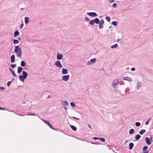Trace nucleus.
<instances>
[{
	"label": "nucleus",
	"mask_w": 153,
	"mask_h": 153,
	"mask_svg": "<svg viewBox=\"0 0 153 153\" xmlns=\"http://www.w3.org/2000/svg\"><path fill=\"white\" fill-rule=\"evenodd\" d=\"M14 51L16 53L17 57H20L22 54V49L19 46H16L15 47Z\"/></svg>",
	"instance_id": "obj_1"
},
{
	"label": "nucleus",
	"mask_w": 153,
	"mask_h": 153,
	"mask_svg": "<svg viewBox=\"0 0 153 153\" xmlns=\"http://www.w3.org/2000/svg\"><path fill=\"white\" fill-rule=\"evenodd\" d=\"M55 66L59 68H62L63 67V66L61 65V63L60 61H56L55 63Z\"/></svg>",
	"instance_id": "obj_2"
},
{
	"label": "nucleus",
	"mask_w": 153,
	"mask_h": 153,
	"mask_svg": "<svg viewBox=\"0 0 153 153\" xmlns=\"http://www.w3.org/2000/svg\"><path fill=\"white\" fill-rule=\"evenodd\" d=\"M87 14L91 17H96L97 16V14L95 12L87 13Z\"/></svg>",
	"instance_id": "obj_3"
},
{
	"label": "nucleus",
	"mask_w": 153,
	"mask_h": 153,
	"mask_svg": "<svg viewBox=\"0 0 153 153\" xmlns=\"http://www.w3.org/2000/svg\"><path fill=\"white\" fill-rule=\"evenodd\" d=\"M69 78V75H64L62 77V80L64 81H67Z\"/></svg>",
	"instance_id": "obj_4"
},
{
	"label": "nucleus",
	"mask_w": 153,
	"mask_h": 153,
	"mask_svg": "<svg viewBox=\"0 0 153 153\" xmlns=\"http://www.w3.org/2000/svg\"><path fill=\"white\" fill-rule=\"evenodd\" d=\"M63 57L62 54L58 53L56 55V59L58 60H60L62 59Z\"/></svg>",
	"instance_id": "obj_5"
},
{
	"label": "nucleus",
	"mask_w": 153,
	"mask_h": 153,
	"mask_svg": "<svg viewBox=\"0 0 153 153\" xmlns=\"http://www.w3.org/2000/svg\"><path fill=\"white\" fill-rule=\"evenodd\" d=\"M118 83V80H114L113 82H112V86L114 88H115L116 87V86L117 85Z\"/></svg>",
	"instance_id": "obj_6"
},
{
	"label": "nucleus",
	"mask_w": 153,
	"mask_h": 153,
	"mask_svg": "<svg viewBox=\"0 0 153 153\" xmlns=\"http://www.w3.org/2000/svg\"><path fill=\"white\" fill-rule=\"evenodd\" d=\"M62 73L63 74H67L68 73V70L66 69L63 68L62 69Z\"/></svg>",
	"instance_id": "obj_7"
},
{
	"label": "nucleus",
	"mask_w": 153,
	"mask_h": 153,
	"mask_svg": "<svg viewBox=\"0 0 153 153\" xmlns=\"http://www.w3.org/2000/svg\"><path fill=\"white\" fill-rule=\"evenodd\" d=\"M28 75L27 73L24 71H22V76L26 79Z\"/></svg>",
	"instance_id": "obj_8"
},
{
	"label": "nucleus",
	"mask_w": 153,
	"mask_h": 153,
	"mask_svg": "<svg viewBox=\"0 0 153 153\" xmlns=\"http://www.w3.org/2000/svg\"><path fill=\"white\" fill-rule=\"evenodd\" d=\"M15 56L14 55H11L10 57L11 62L12 63H13L15 61Z\"/></svg>",
	"instance_id": "obj_9"
},
{
	"label": "nucleus",
	"mask_w": 153,
	"mask_h": 153,
	"mask_svg": "<svg viewBox=\"0 0 153 153\" xmlns=\"http://www.w3.org/2000/svg\"><path fill=\"white\" fill-rule=\"evenodd\" d=\"M145 140L146 143L147 144L149 145L151 144V143L150 141L149 138L148 137H146L145 138Z\"/></svg>",
	"instance_id": "obj_10"
},
{
	"label": "nucleus",
	"mask_w": 153,
	"mask_h": 153,
	"mask_svg": "<svg viewBox=\"0 0 153 153\" xmlns=\"http://www.w3.org/2000/svg\"><path fill=\"white\" fill-rule=\"evenodd\" d=\"M61 104L64 106L67 105L68 104V102L61 100Z\"/></svg>",
	"instance_id": "obj_11"
},
{
	"label": "nucleus",
	"mask_w": 153,
	"mask_h": 153,
	"mask_svg": "<svg viewBox=\"0 0 153 153\" xmlns=\"http://www.w3.org/2000/svg\"><path fill=\"white\" fill-rule=\"evenodd\" d=\"M9 71L11 73L12 75L14 77H16V74H15L14 71L13 70H12L11 68H9Z\"/></svg>",
	"instance_id": "obj_12"
},
{
	"label": "nucleus",
	"mask_w": 153,
	"mask_h": 153,
	"mask_svg": "<svg viewBox=\"0 0 153 153\" xmlns=\"http://www.w3.org/2000/svg\"><path fill=\"white\" fill-rule=\"evenodd\" d=\"M19 80L22 82H24V79H25V78L22 75H20L19 77Z\"/></svg>",
	"instance_id": "obj_13"
},
{
	"label": "nucleus",
	"mask_w": 153,
	"mask_h": 153,
	"mask_svg": "<svg viewBox=\"0 0 153 153\" xmlns=\"http://www.w3.org/2000/svg\"><path fill=\"white\" fill-rule=\"evenodd\" d=\"M30 18L28 17H26L25 18V24H27L29 21Z\"/></svg>",
	"instance_id": "obj_14"
},
{
	"label": "nucleus",
	"mask_w": 153,
	"mask_h": 153,
	"mask_svg": "<svg viewBox=\"0 0 153 153\" xmlns=\"http://www.w3.org/2000/svg\"><path fill=\"white\" fill-rule=\"evenodd\" d=\"M23 68L22 67L19 66L18 67V70H17V73L18 74H20L21 71H22V70H23Z\"/></svg>",
	"instance_id": "obj_15"
},
{
	"label": "nucleus",
	"mask_w": 153,
	"mask_h": 153,
	"mask_svg": "<svg viewBox=\"0 0 153 153\" xmlns=\"http://www.w3.org/2000/svg\"><path fill=\"white\" fill-rule=\"evenodd\" d=\"M94 23L98 24L100 23V20L98 18H96L94 19Z\"/></svg>",
	"instance_id": "obj_16"
},
{
	"label": "nucleus",
	"mask_w": 153,
	"mask_h": 153,
	"mask_svg": "<svg viewBox=\"0 0 153 153\" xmlns=\"http://www.w3.org/2000/svg\"><path fill=\"white\" fill-rule=\"evenodd\" d=\"M19 32L18 30H16L14 33V36L16 37L19 35Z\"/></svg>",
	"instance_id": "obj_17"
},
{
	"label": "nucleus",
	"mask_w": 153,
	"mask_h": 153,
	"mask_svg": "<svg viewBox=\"0 0 153 153\" xmlns=\"http://www.w3.org/2000/svg\"><path fill=\"white\" fill-rule=\"evenodd\" d=\"M133 146L134 144L132 143H130L129 145V149L130 150L132 149Z\"/></svg>",
	"instance_id": "obj_18"
},
{
	"label": "nucleus",
	"mask_w": 153,
	"mask_h": 153,
	"mask_svg": "<svg viewBox=\"0 0 153 153\" xmlns=\"http://www.w3.org/2000/svg\"><path fill=\"white\" fill-rule=\"evenodd\" d=\"M123 79L128 81H130L132 80V79L130 78L127 76L124 77L123 78Z\"/></svg>",
	"instance_id": "obj_19"
},
{
	"label": "nucleus",
	"mask_w": 153,
	"mask_h": 153,
	"mask_svg": "<svg viewBox=\"0 0 153 153\" xmlns=\"http://www.w3.org/2000/svg\"><path fill=\"white\" fill-rule=\"evenodd\" d=\"M70 126L71 128V129L73 130L74 131H76V130L77 128L76 127L74 126L71 125H70Z\"/></svg>",
	"instance_id": "obj_20"
},
{
	"label": "nucleus",
	"mask_w": 153,
	"mask_h": 153,
	"mask_svg": "<svg viewBox=\"0 0 153 153\" xmlns=\"http://www.w3.org/2000/svg\"><path fill=\"white\" fill-rule=\"evenodd\" d=\"M141 136L137 134L135 136V139H136V140H138L140 138Z\"/></svg>",
	"instance_id": "obj_21"
},
{
	"label": "nucleus",
	"mask_w": 153,
	"mask_h": 153,
	"mask_svg": "<svg viewBox=\"0 0 153 153\" xmlns=\"http://www.w3.org/2000/svg\"><path fill=\"white\" fill-rule=\"evenodd\" d=\"M26 63L24 61L22 60L21 61L20 65L22 67H23L25 66L26 65Z\"/></svg>",
	"instance_id": "obj_22"
},
{
	"label": "nucleus",
	"mask_w": 153,
	"mask_h": 153,
	"mask_svg": "<svg viewBox=\"0 0 153 153\" xmlns=\"http://www.w3.org/2000/svg\"><path fill=\"white\" fill-rule=\"evenodd\" d=\"M134 132V130L133 128L130 129L129 131V133L130 134H132Z\"/></svg>",
	"instance_id": "obj_23"
},
{
	"label": "nucleus",
	"mask_w": 153,
	"mask_h": 153,
	"mask_svg": "<svg viewBox=\"0 0 153 153\" xmlns=\"http://www.w3.org/2000/svg\"><path fill=\"white\" fill-rule=\"evenodd\" d=\"M141 83L140 82H138L137 83V90H138L141 87Z\"/></svg>",
	"instance_id": "obj_24"
},
{
	"label": "nucleus",
	"mask_w": 153,
	"mask_h": 153,
	"mask_svg": "<svg viewBox=\"0 0 153 153\" xmlns=\"http://www.w3.org/2000/svg\"><path fill=\"white\" fill-rule=\"evenodd\" d=\"M145 132L146 130L145 129H142L139 131V133L140 134L142 135L143 133H144Z\"/></svg>",
	"instance_id": "obj_25"
},
{
	"label": "nucleus",
	"mask_w": 153,
	"mask_h": 153,
	"mask_svg": "<svg viewBox=\"0 0 153 153\" xmlns=\"http://www.w3.org/2000/svg\"><path fill=\"white\" fill-rule=\"evenodd\" d=\"M118 47V45L117 44H115L111 46V48H116Z\"/></svg>",
	"instance_id": "obj_26"
},
{
	"label": "nucleus",
	"mask_w": 153,
	"mask_h": 153,
	"mask_svg": "<svg viewBox=\"0 0 153 153\" xmlns=\"http://www.w3.org/2000/svg\"><path fill=\"white\" fill-rule=\"evenodd\" d=\"M42 120L44 123L47 124L48 126L50 124V123L48 121L45 120L43 119H42Z\"/></svg>",
	"instance_id": "obj_27"
},
{
	"label": "nucleus",
	"mask_w": 153,
	"mask_h": 153,
	"mask_svg": "<svg viewBox=\"0 0 153 153\" xmlns=\"http://www.w3.org/2000/svg\"><path fill=\"white\" fill-rule=\"evenodd\" d=\"M19 43V41L17 39H14L13 40V44H18Z\"/></svg>",
	"instance_id": "obj_28"
},
{
	"label": "nucleus",
	"mask_w": 153,
	"mask_h": 153,
	"mask_svg": "<svg viewBox=\"0 0 153 153\" xmlns=\"http://www.w3.org/2000/svg\"><path fill=\"white\" fill-rule=\"evenodd\" d=\"M89 24L91 25H94V19L91 20L89 22Z\"/></svg>",
	"instance_id": "obj_29"
},
{
	"label": "nucleus",
	"mask_w": 153,
	"mask_h": 153,
	"mask_svg": "<svg viewBox=\"0 0 153 153\" xmlns=\"http://www.w3.org/2000/svg\"><path fill=\"white\" fill-rule=\"evenodd\" d=\"M112 24L115 26H116L117 25V22L116 21H113L112 23Z\"/></svg>",
	"instance_id": "obj_30"
},
{
	"label": "nucleus",
	"mask_w": 153,
	"mask_h": 153,
	"mask_svg": "<svg viewBox=\"0 0 153 153\" xmlns=\"http://www.w3.org/2000/svg\"><path fill=\"white\" fill-rule=\"evenodd\" d=\"M99 140L102 142H105V139L103 137H99Z\"/></svg>",
	"instance_id": "obj_31"
},
{
	"label": "nucleus",
	"mask_w": 153,
	"mask_h": 153,
	"mask_svg": "<svg viewBox=\"0 0 153 153\" xmlns=\"http://www.w3.org/2000/svg\"><path fill=\"white\" fill-rule=\"evenodd\" d=\"M141 125L140 123L139 122H136L135 123V125L137 127H139Z\"/></svg>",
	"instance_id": "obj_32"
},
{
	"label": "nucleus",
	"mask_w": 153,
	"mask_h": 153,
	"mask_svg": "<svg viewBox=\"0 0 153 153\" xmlns=\"http://www.w3.org/2000/svg\"><path fill=\"white\" fill-rule=\"evenodd\" d=\"M148 147L147 146H144L143 148V151H147L146 150L147 149Z\"/></svg>",
	"instance_id": "obj_33"
},
{
	"label": "nucleus",
	"mask_w": 153,
	"mask_h": 153,
	"mask_svg": "<svg viewBox=\"0 0 153 153\" xmlns=\"http://www.w3.org/2000/svg\"><path fill=\"white\" fill-rule=\"evenodd\" d=\"M27 114L29 115H32V116H35L36 114L34 113H33L32 114L31 113V112H28L27 113Z\"/></svg>",
	"instance_id": "obj_34"
},
{
	"label": "nucleus",
	"mask_w": 153,
	"mask_h": 153,
	"mask_svg": "<svg viewBox=\"0 0 153 153\" xmlns=\"http://www.w3.org/2000/svg\"><path fill=\"white\" fill-rule=\"evenodd\" d=\"M70 105L72 107H74L75 106V103H74V102H71Z\"/></svg>",
	"instance_id": "obj_35"
},
{
	"label": "nucleus",
	"mask_w": 153,
	"mask_h": 153,
	"mask_svg": "<svg viewBox=\"0 0 153 153\" xmlns=\"http://www.w3.org/2000/svg\"><path fill=\"white\" fill-rule=\"evenodd\" d=\"M96 58H94V59H91L90 60V61L91 62H96Z\"/></svg>",
	"instance_id": "obj_36"
},
{
	"label": "nucleus",
	"mask_w": 153,
	"mask_h": 153,
	"mask_svg": "<svg viewBox=\"0 0 153 153\" xmlns=\"http://www.w3.org/2000/svg\"><path fill=\"white\" fill-rule=\"evenodd\" d=\"M99 28L100 29H102V28H103V25L101 24L100 23H99Z\"/></svg>",
	"instance_id": "obj_37"
},
{
	"label": "nucleus",
	"mask_w": 153,
	"mask_h": 153,
	"mask_svg": "<svg viewBox=\"0 0 153 153\" xmlns=\"http://www.w3.org/2000/svg\"><path fill=\"white\" fill-rule=\"evenodd\" d=\"M16 66V64H11V66L12 67V68H15Z\"/></svg>",
	"instance_id": "obj_38"
},
{
	"label": "nucleus",
	"mask_w": 153,
	"mask_h": 153,
	"mask_svg": "<svg viewBox=\"0 0 153 153\" xmlns=\"http://www.w3.org/2000/svg\"><path fill=\"white\" fill-rule=\"evenodd\" d=\"M11 83V82H10V81L8 82H7V86L8 87L9 86H10Z\"/></svg>",
	"instance_id": "obj_39"
},
{
	"label": "nucleus",
	"mask_w": 153,
	"mask_h": 153,
	"mask_svg": "<svg viewBox=\"0 0 153 153\" xmlns=\"http://www.w3.org/2000/svg\"><path fill=\"white\" fill-rule=\"evenodd\" d=\"M105 19L108 21H109L110 20V17L108 16L106 17H105Z\"/></svg>",
	"instance_id": "obj_40"
},
{
	"label": "nucleus",
	"mask_w": 153,
	"mask_h": 153,
	"mask_svg": "<svg viewBox=\"0 0 153 153\" xmlns=\"http://www.w3.org/2000/svg\"><path fill=\"white\" fill-rule=\"evenodd\" d=\"M101 24L103 25L104 23V21L103 19H102L101 21H100V23Z\"/></svg>",
	"instance_id": "obj_41"
},
{
	"label": "nucleus",
	"mask_w": 153,
	"mask_h": 153,
	"mask_svg": "<svg viewBox=\"0 0 153 153\" xmlns=\"http://www.w3.org/2000/svg\"><path fill=\"white\" fill-rule=\"evenodd\" d=\"M22 24L19 27V28L20 29H22V27H23V25H24V24H23L22 21Z\"/></svg>",
	"instance_id": "obj_42"
},
{
	"label": "nucleus",
	"mask_w": 153,
	"mask_h": 153,
	"mask_svg": "<svg viewBox=\"0 0 153 153\" xmlns=\"http://www.w3.org/2000/svg\"><path fill=\"white\" fill-rule=\"evenodd\" d=\"M117 4L116 3H114L113 4L112 6L114 7H117Z\"/></svg>",
	"instance_id": "obj_43"
},
{
	"label": "nucleus",
	"mask_w": 153,
	"mask_h": 153,
	"mask_svg": "<svg viewBox=\"0 0 153 153\" xmlns=\"http://www.w3.org/2000/svg\"><path fill=\"white\" fill-rule=\"evenodd\" d=\"M5 89V88L4 87L1 86L0 87V90H4Z\"/></svg>",
	"instance_id": "obj_44"
},
{
	"label": "nucleus",
	"mask_w": 153,
	"mask_h": 153,
	"mask_svg": "<svg viewBox=\"0 0 153 153\" xmlns=\"http://www.w3.org/2000/svg\"><path fill=\"white\" fill-rule=\"evenodd\" d=\"M85 20L87 22H88L89 21V19L88 18V17H86L85 18Z\"/></svg>",
	"instance_id": "obj_45"
},
{
	"label": "nucleus",
	"mask_w": 153,
	"mask_h": 153,
	"mask_svg": "<svg viewBox=\"0 0 153 153\" xmlns=\"http://www.w3.org/2000/svg\"><path fill=\"white\" fill-rule=\"evenodd\" d=\"M93 139H94V140H96L99 139V137H93Z\"/></svg>",
	"instance_id": "obj_46"
},
{
	"label": "nucleus",
	"mask_w": 153,
	"mask_h": 153,
	"mask_svg": "<svg viewBox=\"0 0 153 153\" xmlns=\"http://www.w3.org/2000/svg\"><path fill=\"white\" fill-rule=\"evenodd\" d=\"M48 126L51 129H53V130H54L55 129L53 127H52L50 125V124Z\"/></svg>",
	"instance_id": "obj_47"
},
{
	"label": "nucleus",
	"mask_w": 153,
	"mask_h": 153,
	"mask_svg": "<svg viewBox=\"0 0 153 153\" xmlns=\"http://www.w3.org/2000/svg\"><path fill=\"white\" fill-rule=\"evenodd\" d=\"M48 126L51 129H53V130H54L55 129L53 127H52L50 125V124Z\"/></svg>",
	"instance_id": "obj_48"
},
{
	"label": "nucleus",
	"mask_w": 153,
	"mask_h": 153,
	"mask_svg": "<svg viewBox=\"0 0 153 153\" xmlns=\"http://www.w3.org/2000/svg\"><path fill=\"white\" fill-rule=\"evenodd\" d=\"M135 69L133 67L131 68V70L132 71H134L135 70Z\"/></svg>",
	"instance_id": "obj_49"
},
{
	"label": "nucleus",
	"mask_w": 153,
	"mask_h": 153,
	"mask_svg": "<svg viewBox=\"0 0 153 153\" xmlns=\"http://www.w3.org/2000/svg\"><path fill=\"white\" fill-rule=\"evenodd\" d=\"M108 1L110 3H112V2H114V0H109Z\"/></svg>",
	"instance_id": "obj_50"
},
{
	"label": "nucleus",
	"mask_w": 153,
	"mask_h": 153,
	"mask_svg": "<svg viewBox=\"0 0 153 153\" xmlns=\"http://www.w3.org/2000/svg\"><path fill=\"white\" fill-rule=\"evenodd\" d=\"M149 139H150V142H152L153 141V140H152V137H150V138H149Z\"/></svg>",
	"instance_id": "obj_51"
},
{
	"label": "nucleus",
	"mask_w": 153,
	"mask_h": 153,
	"mask_svg": "<svg viewBox=\"0 0 153 153\" xmlns=\"http://www.w3.org/2000/svg\"><path fill=\"white\" fill-rule=\"evenodd\" d=\"M91 143L92 144H96V145H97V144H99L98 143H96L93 142H91Z\"/></svg>",
	"instance_id": "obj_52"
},
{
	"label": "nucleus",
	"mask_w": 153,
	"mask_h": 153,
	"mask_svg": "<svg viewBox=\"0 0 153 153\" xmlns=\"http://www.w3.org/2000/svg\"><path fill=\"white\" fill-rule=\"evenodd\" d=\"M63 108H64V110L65 111H67V110L68 109V108L67 107H65V106H63Z\"/></svg>",
	"instance_id": "obj_53"
},
{
	"label": "nucleus",
	"mask_w": 153,
	"mask_h": 153,
	"mask_svg": "<svg viewBox=\"0 0 153 153\" xmlns=\"http://www.w3.org/2000/svg\"><path fill=\"white\" fill-rule=\"evenodd\" d=\"M149 123V122H148L147 120L145 123V124L146 125H147Z\"/></svg>",
	"instance_id": "obj_54"
},
{
	"label": "nucleus",
	"mask_w": 153,
	"mask_h": 153,
	"mask_svg": "<svg viewBox=\"0 0 153 153\" xmlns=\"http://www.w3.org/2000/svg\"><path fill=\"white\" fill-rule=\"evenodd\" d=\"M0 110H6V109L5 108H3L0 107Z\"/></svg>",
	"instance_id": "obj_55"
},
{
	"label": "nucleus",
	"mask_w": 153,
	"mask_h": 153,
	"mask_svg": "<svg viewBox=\"0 0 153 153\" xmlns=\"http://www.w3.org/2000/svg\"><path fill=\"white\" fill-rule=\"evenodd\" d=\"M73 117V118H74V119H76V120H79V118H76V117Z\"/></svg>",
	"instance_id": "obj_56"
},
{
	"label": "nucleus",
	"mask_w": 153,
	"mask_h": 153,
	"mask_svg": "<svg viewBox=\"0 0 153 153\" xmlns=\"http://www.w3.org/2000/svg\"><path fill=\"white\" fill-rule=\"evenodd\" d=\"M88 126L91 129V130H92V129L91 127V126L89 124H88Z\"/></svg>",
	"instance_id": "obj_57"
},
{
	"label": "nucleus",
	"mask_w": 153,
	"mask_h": 153,
	"mask_svg": "<svg viewBox=\"0 0 153 153\" xmlns=\"http://www.w3.org/2000/svg\"><path fill=\"white\" fill-rule=\"evenodd\" d=\"M149 151H146L142 153H148Z\"/></svg>",
	"instance_id": "obj_58"
},
{
	"label": "nucleus",
	"mask_w": 153,
	"mask_h": 153,
	"mask_svg": "<svg viewBox=\"0 0 153 153\" xmlns=\"http://www.w3.org/2000/svg\"><path fill=\"white\" fill-rule=\"evenodd\" d=\"M152 119V117H151L149 119L147 120L149 122V121L151 120Z\"/></svg>",
	"instance_id": "obj_59"
},
{
	"label": "nucleus",
	"mask_w": 153,
	"mask_h": 153,
	"mask_svg": "<svg viewBox=\"0 0 153 153\" xmlns=\"http://www.w3.org/2000/svg\"><path fill=\"white\" fill-rule=\"evenodd\" d=\"M14 80V79L12 77L11 81H10V82H13Z\"/></svg>",
	"instance_id": "obj_60"
},
{
	"label": "nucleus",
	"mask_w": 153,
	"mask_h": 153,
	"mask_svg": "<svg viewBox=\"0 0 153 153\" xmlns=\"http://www.w3.org/2000/svg\"><path fill=\"white\" fill-rule=\"evenodd\" d=\"M51 96L50 95H49L48 96V97H47V98H51Z\"/></svg>",
	"instance_id": "obj_61"
},
{
	"label": "nucleus",
	"mask_w": 153,
	"mask_h": 153,
	"mask_svg": "<svg viewBox=\"0 0 153 153\" xmlns=\"http://www.w3.org/2000/svg\"><path fill=\"white\" fill-rule=\"evenodd\" d=\"M18 40H21V37H18Z\"/></svg>",
	"instance_id": "obj_62"
},
{
	"label": "nucleus",
	"mask_w": 153,
	"mask_h": 153,
	"mask_svg": "<svg viewBox=\"0 0 153 153\" xmlns=\"http://www.w3.org/2000/svg\"><path fill=\"white\" fill-rule=\"evenodd\" d=\"M119 40H120V39H117V42H118L119 41Z\"/></svg>",
	"instance_id": "obj_63"
},
{
	"label": "nucleus",
	"mask_w": 153,
	"mask_h": 153,
	"mask_svg": "<svg viewBox=\"0 0 153 153\" xmlns=\"http://www.w3.org/2000/svg\"><path fill=\"white\" fill-rule=\"evenodd\" d=\"M20 10H23V8H21L20 9Z\"/></svg>",
	"instance_id": "obj_64"
}]
</instances>
